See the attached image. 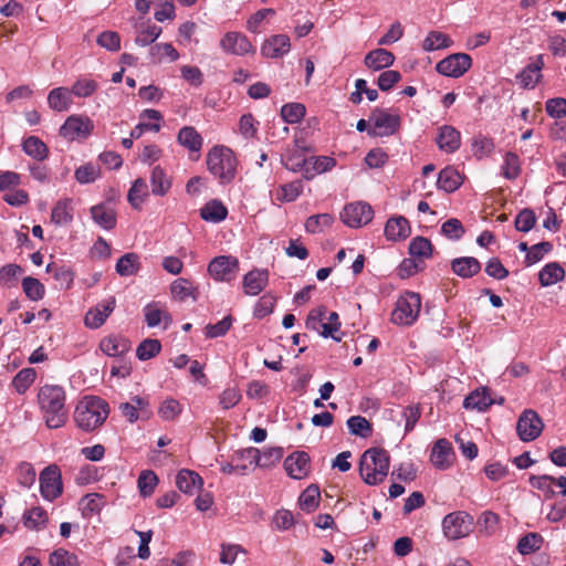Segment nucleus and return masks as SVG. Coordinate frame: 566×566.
Here are the masks:
<instances>
[{
	"instance_id": "f257e3e1",
	"label": "nucleus",
	"mask_w": 566,
	"mask_h": 566,
	"mask_svg": "<svg viewBox=\"0 0 566 566\" xmlns=\"http://www.w3.org/2000/svg\"><path fill=\"white\" fill-rule=\"evenodd\" d=\"M111 412L106 400L97 396H84L75 406L73 420L83 432H94L107 420Z\"/></svg>"
},
{
	"instance_id": "f03ea898",
	"label": "nucleus",
	"mask_w": 566,
	"mask_h": 566,
	"mask_svg": "<svg viewBox=\"0 0 566 566\" xmlns=\"http://www.w3.org/2000/svg\"><path fill=\"white\" fill-rule=\"evenodd\" d=\"M40 410L50 429L62 428L67 421L65 391L57 385H44L38 394Z\"/></svg>"
},
{
	"instance_id": "7ed1b4c3",
	"label": "nucleus",
	"mask_w": 566,
	"mask_h": 566,
	"mask_svg": "<svg viewBox=\"0 0 566 566\" xmlns=\"http://www.w3.org/2000/svg\"><path fill=\"white\" fill-rule=\"evenodd\" d=\"M390 458L382 448H370L366 450L359 461V473L368 485L380 484L388 475Z\"/></svg>"
},
{
	"instance_id": "20e7f679",
	"label": "nucleus",
	"mask_w": 566,
	"mask_h": 566,
	"mask_svg": "<svg viewBox=\"0 0 566 566\" xmlns=\"http://www.w3.org/2000/svg\"><path fill=\"white\" fill-rule=\"evenodd\" d=\"M207 168L222 185L235 177L237 160L233 151L222 145L213 146L207 154Z\"/></svg>"
},
{
	"instance_id": "39448f33",
	"label": "nucleus",
	"mask_w": 566,
	"mask_h": 566,
	"mask_svg": "<svg viewBox=\"0 0 566 566\" xmlns=\"http://www.w3.org/2000/svg\"><path fill=\"white\" fill-rule=\"evenodd\" d=\"M441 528L449 541L461 539L473 532L474 518L465 511H454L442 518Z\"/></svg>"
},
{
	"instance_id": "423d86ee",
	"label": "nucleus",
	"mask_w": 566,
	"mask_h": 566,
	"mask_svg": "<svg viewBox=\"0 0 566 566\" xmlns=\"http://www.w3.org/2000/svg\"><path fill=\"white\" fill-rule=\"evenodd\" d=\"M369 122L373 127L368 129L370 137H385L395 135L401 125V118L398 114H390L387 109L375 107L370 115Z\"/></svg>"
},
{
	"instance_id": "0eeeda50",
	"label": "nucleus",
	"mask_w": 566,
	"mask_h": 566,
	"mask_svg": "<svg viewBox=\"0 0 566 566\" xmlns=\"http://www.w3.org/2000/svg\"><path fill=\"white\" fill-rule=\"evenodd\" d=\"M420 308V295L415 292H407L398 298L391 313V321L398 325H411L417 319Z\"/></svg>"
},
{
	"instance_id": "6e6552de",
	"label": "nucleus",
	"mask_w": 566,
	"mask_h": 566,
	"mask_svg": "<svg viewBox=\"0 0 566 566\" xmlns=\"http://www.w3.org/2000/svg\"><path fill=\"white\" fill-rule=\"evenodd\" d=\"M472 66V57L467 53H452L439 61L436 71L448 77L458 78Z\"/></svg>"
},
{
	"instance_id": "1a4fd4ad",
	"label": "nucleus",
	"mask_w": 566,
	"mask_h": 566,
	"mask_svg": "<svg viewBox=\"0 0 566 566\" xmlns=\"http://www.w3.org/2000/svg\"><path fill=\"white\" fill-rule=\"evenodd\" d=\"M62 491L63 483L59 467L55 464L46 467L40 473L41 495L48 501H54L62 494Z\"/></svg>"
},
{
	"instance_id": "9d476101",
	"label": "nucleus",
	"mask_w": 566,
	"mask_h": 566,
	"mask_svg": "<svg viewBox=\"0 0 566 566\" xmlns=\"http://www.w3.org/2000/svg\"><path fill=\"white\" fill-rule=\"evenodd\" d=\"M209 274L221 282L232 281L239 272V260L232 255H219L208 264Z\"/></svg>"
},
{
	"instance_id": "9b49d317",
	"label": "nucleus",
	"mask_w": 566,
	"mask_h": 566,
	"mask_svg": "<svg viewBox=\"0 0 566 566\" xmlns=\"http://www.w3.org/2000/svg\"><path fill=\"white\" fill-rule=\"evenodd\" d=\"M342 221L350 228H360L369 223L374 218V210L366 202L346 205L340 213Z\"/></svg>"
},
{
	"instance_id": "f8f14e48",
	"label": "nucleus",
	"mask_w": 566,
	"mask_h": 566,
	"mask_svg": "<svg viewBox=\"0 0 566 566\" xmlns=\"http://www.w3.org/2000/svg\"><path fill=\"white\" fill-rule=\"evenodd\" d=\"M544 423L541 417L532 409L524 410L516 423V431L524 442L535 440L543 431Z\"/></svg>"
},
{
	"instance_id": "ddd939ff",
	"label": "nucleus",
	"mask_w": 566,
	"mask_h": 566,
	"mask_svg": "<svg viewBox=\"0 0 566 566\" xmlns=\"http://www.w3.org/2000/svg\"><path fill=\"white\" fill-rule=\"evenodd\" d=\"M94 129L93 120L87 116L71 115L66 118L60 128V135L64 138L74 140L76 138H87Z\"/></svg>"
},
{
	"instance_id": "4468645a",
	"label": "nucleus",
	"mask_w": 566,
	"mask_h": 566,
	"mask_svg": "<svg viewBox=\"0 0 566 566\" xmlns=\"http://www.w3.org/2000/svg\"><path fill=\"white\" fill-rule=\"evenodd\" d=\"M220 48L226 53L238 56L255 52V49L248 36L237 31L227 32L220 40Z\"/></svg>"
},
{
	"instance_id": "2eb2a0df",
	"label": "nucleus",
	"mask_w": 566,
	"mask_h": 566,
	"mask_svg": "<svg viewBox=\"0 0 566 566\" xmlns=\"http://www.w3.org/2000/svg\"><path fill=\"white\" fill-rule=\"evenodd\" d=\"M284 469L292 479H304L310 473V457L303 451L294 452L284 460Z\"/></svg>"
},
{
	"instance_id": "dca6fc26",
	"label": "nucleus",
	"mask_w": 566,
	"mask_h": 566,
	"mask_svg": "<svg viewBox=\"0 0 566 566\" xmlns=\"http://www.w3.org/2000/svg\"><path fill=\"white\" fill-rule=\"evenodd\" d=\"M454 459V452L451 443L447 439H439L430 454L432 465L438 470H447L451 467Z\"/></svg>"
},
{
	"instance_id": "f3484780",
	"label": "nucleus",
	"mask_w": 566,
	"mask_h": 566,
	"mask_svg": "<svg viewBox=\"0 0 566 566\" xmlns=\"http://www.w3.org/2000/svg\"><path fill=\"white\" fill-rule=\"evenodd\" d=\"M290 49V38L286 34H275L263 42L261 54L268 59H277L285 55Z\"/></svg>"
},
{
	"instance_id": "a211bd4d",
	"label": "nucleus",
	"mask_w": 566,
	"mask_h": 566,
	"mask_svg": "<svg viewBox=\"0 0 566 566\" xmlns=\"http://www.w3.org/2000/svg\"><path fill=\"white\" fill-rule=\"evenodd\" d=\"M436 143L440 150L447 154H453L461 146V134L455 127L451 125H443L439 128Z\"/></svg>"
},
{
	"instance_id": "6ab92c4d",
	"label": "nucleus",
	"mask_w": 566,
	"mask_h": 566,
	"mask_svg": "<svg viewBox=\"0 0 566 566\" xmlns=\"http://www.w3.org/2000/svg\"><path fill=\"white\" fill-rule=\"evenodd\" d=\"M384 232L388 241L396 242L407 239L411 233V227L407 218L395 216L387 220Z\"/></svg>"
},
{
	"instance_id": "aec40b11",
	"label": "nucleus",
	"mask_w": 566,
	"mask_h": 566,
	"mask_svg": "<svg viewBox=\"0 0 566 566\" xmlns=\"http://www.w3.org/2000/svg\"><path fill=\"white\" fill-rule=\"evenodd\" d=\"M269 283V271L266 269H254L243 276L242 286L247 295L260 294Z\"/></svg>"
},
{
	"instance_id": "412c9836",
	"label": "nucleus",
	"mask_w": 566,
	"mask_h": 566,
	"mask_svg": "<svg viewBox=\"0 0 566 566\" xmlns=\"http://www.w3.org/2000/svg\"><path fill=\"white\" fill-rule=\"evenodd\" d=\"M544 65V56L542 54L536 55L534 61L527 64L517 75L521 85L524 88H534L542 77L541 71Z\"/></svg>"
},
{
	"instance_id": "4be33fe9",
	"label": "nucleus",
	"mask_w": 566,
	"mask_h": 566,
	"mask_svg": "<svg viewBox=\"0 0 566 566\" xmlns=\"http://www.w3.org/2000/svg\"><path fill=\"white\" fill-rule=\"evenodd\" d=\"M496 402V398H492L490 391L485 387L473 390L463 401L465 409L476 410L479 412L486 411Z\"/></svg>"
},
{
	"instance_id": "5701e85b",
	"label": "nucleus",
	"mask_w": 566,
	"mask_h": 566,
	"mask_svg": "<svg viewBox=\"0 0 566 566\" xmlns=\"http://www.w3.org/2000/svg\"><path fill=\"white\" fill-rule=\"evenodd\" d=\"M452 272L461 279H471L476 275L482 265L474 256H460L455 258L450 263Z\"/></svg>"
},
{
	"instance_id": "b1692460",
	"label": "nucleus",
	"mask_w": 566,
	"mask_h": 566,
	"mask_svg": "<svg viewBox=\"0 0 566 566\" xmlns=\"http://www.w3.org/2000/svg\"><path fill=\"white\" fill-rule=\"evenodd\" d=\"M93 221L104 230H113L116 227V212L106 202H101L90 209Z\"/></svg>"
},
{
	"instance_id": "393cba45",
	"label": "nucleus",
	"mask_w": 566,
	"mask_h": 566,
	"mask_svg": "<svg viewBox=\"0 0 566 566\" xmlns=\"http://www.w3.org/2000/svg\"><path fill=\"white\" fill-rule=\"evenodd\" d=\"M365 65L373 71L390 67L395 62V55L386 49H375L365 56Z\"/></svg>"
},
{
	"instance_id": "a878e982",
	"label": "nucleus",
	"mask_w": 566,
	"mask_h": 566,
	"mask_svg": "<svg viewBox=\"0 0 566 566\" xmlns=\"http://www.w3.org/2000/svg\"><path fill=\"white\" fill-rule=\"evenodd\" d=\"M176 484L181 492L193 494L202 488L203 481L195 471L182 469L177 474Z\"/></svg>"
},
{
	"instance_id": "bb28decb",
	"label": "nucleus",
	"mask_w": 566,
	"mask_h": 566,
	"mask_svg": "<svg viewBox=\"0 0 566 566\" xmlns=\"http://www.w3.org/2000/svg\"><path fill=\"white\" fill-rule=\"evenodd\" d=\"M177 142L191 153H200L203 138L192 126H184L179 129Z\"/></svg>"
},
{
	"instance_id": "cd10ccee",
	"label": "nucleus",
	"mask_w": 566,
	"mask_h": 566,
	"mask_svg": "<svg viewBox=\"0 0 566 566\" xmlns=\"http://www.w3.org/2000/svg\"><path fill=\"white\" fill-rule=\"evenodd\" d=\"M463 182L462 176L453 167H446L440 170L437 180V187L448 193L458 190Z\"/></svg>"
},
{
	"instance_id": "c85d7f7f",
	"label": "nucleus",
	"mask_w": 566,
	"mask_h": 566,
	"mask_svg": "<svg viewBox=\"0 0 566 566\" xmlns=\"http://www.w3.org/2000/svg\"><path fill=\"white\" fill-rule=\"evenodd\" d=\"M103 354H127L132 349V343L122 335H109L99 343Z\"/></svg>"
},
{
	"instance_id": "c756f323",
	"label": "nucleus",
	"mask_w": 566,
	"mask_h": 566,
	"mask_svg": "<svg viewBox=\"0 0 566 566\" xmlns=\"http://www.w3.org/2000/svg\"><path fill=\"white\" fill-rule=\"evenodd\" d=\"M70 88L61 86L50 91L48 95L49 107L55 112H65L70 108L72 101Z\"/></svg>"
},
{
	"instance_id": "7c9ffc66",
	"label": "nucleus",
	"mask_w": 566,
	"mask_h": 566,
	"mask_svg": "<svg viewBox=\"0 0 566 566\" xmlns=\"http://www.w3.org/2000/svg\"><path fill=\"white\" fill-rule=\"evenodd\" d=\"M145 322L149 327H156L161 322L164 323V329L172 323L171 315L161 308L157 303H149L144 307Z\"/></svg>"
},
{
	"instance_id": "2f4dec72",
	"label": "nucleus",
	"mask_w": 566,
	"mask_h": 566,
	"mask_svg": "<svg viewBox=\"0 0 566 566\" xmlns=\"http://www.w3.org/2000/svg\"><path fill=\"white\" fill-rule=\"evenodd\" d=\"M73 200L64 198L59 200L51 212V221L56 226H65L73 220Z\"/></svg>"
},
{
	"instance_id": "473e14b6",
	"label": "nucleus",
	"mask_w": 566,
	"mask_h": 566,
	"mask_svg": "<svg viewBox=\"0 0 566 566\" xmlns=\"http://www.w3.org/2000/svg\"><path fill=\"white\" fill-rule=\"evenodd\" d=\"M150 186L153 195L164 197L169 192L172 181L160 166H155L150 175Z\"/></svg>"
},
{
	"instance_id": "72a5a7b5",
	"label": "nucleus",
	"mask_w": 566,
	"mask_h": 566,
	"mask_svg": "<svg viewBox=\"0 0 566 566\" xmlns=\"http://www.w3.org/2000/svg\"><path fill=\"white\" fill-rule=\"evenodd\" d=\"M228 216V209L227 207L217 199H212L208 201L201 209H200V217L205 221L209 222H221L223 221Z\"/></svg>"
},
{
	"instance_id": "f704fd0d",
	"label": "nucleus",
	"mask_w": 566,
	"mask_h": 566,
	"mask_svg": "<svg viewBox=\"0 0 566 566\" xmlns=\"http://www.w3.org/2000/svg\"><path fill=\"white\" fill-rule=\"evenodd\" d=\"M565 277V270L558 262L547 263L538 273L542 286H551Z\"/></svg>"
},
{
	"instance_id": "c9c22d12",
	"label": "nucleus",
	"mask_w": 566,
	"mask_h": 566,
	"mask_svg": "<svg viewBox=\"0 0 566 566\" xmlns=\"http://www.w3.org/2000/svg\"><path fill=\"white\" fill-rule=\"evenodd\" d=\"M23 151L31 158L43 161L49 156L48 146L36 136H29L22 143Z\"/></svg>"
},
{
	"instance_id": "e433bc0d",
	"label": "nucleus",
	"mask_w": 566,
	"mask_h": 566,
	"mask_svg": "<svg viewBox=\"0 0 566 566\" xmlns=\"http://www.w3.org/2000/svg\"><path fill=\"white\" fill-rule=\"evenodd\" d=\"M140 269L139 255L134 252L125 253L115 265V270L120 276H130L137 274Z\"/></svg>"
},
{
	"instance_id": "4c0bfd02",
	"label": "nucleus",
	"mask_w": 566,
	"mask_h": 566,
	"mask_svg": "<svg viewBox=\"0 0 566 566\" xmlns=\"http://www.w3.org/2000/svg\"><path fill=\"white\" fill-rule=\"evenodd\" d=\"M148 196L149 192L146 180L137 178L128 190L127 200L134 209L139 210Z\"/></svg>"
},
{
	"instance_id": "58836bf2",
	"label": "nucleus",
	"mask_w": 566,
	"mask_h": 566,
	"mask_svg": "<svg viewBox=\"0 0 566 566\" xmlns=\"http://www.w3.org/2000/svg\"><path fill=\"white\" fill-rule=\"evenodd\" d=\"M105 505V496L99 493L86 494L81 500L82 514L84 517L98 514Z\"/></svg>"
},
{
	"instance_id": "ea45409f",
	"label": "nucleus",
	"mask_w": 566,
	"mask_h": 566,
	"mask_svg": "<svg viewBox=\"0 0 566 566\" xmlns=\"http://www.w3.org/2000/svg\"><path fill=\"white\" fill-rule=\"evenodd\" d=\"M453 44L450 36L440 31H430L422 42V49L426 52L434 50L448 49Z\"/></svg>"
},
{
	"instance_id": "a19ab883",
	"label": "nucleus",
	"mask_w": 566,
	"mask_h": 566,
	"mask_svg": "<svg viewBox=\"0 0 566 566\" xmlns=\"http://www.w3.org/2000/svg\"><path fill=\"white\" fill-rule=\"evenodd\" d=\"M98 88L99 85L95 80L88 76H82L74 82L70 90L72 95L80 98H86L94 95Z\"/></svg>"
},
{
	"instance_id": "79ce46f5",
	"label": "nucleus",
	"mask_w": 566,
	"mask_h": 566,
	"mask_svg": "<svg viewBox=\"0 0 566 566\" xmlns=\"http://www.w3.org/2000/svg\"><path fill=\"white\" fill-rule=\"evenodd\" d=\"M46 522V512L40 506H34L23 514V524L27 528L41 530L45 526Z\"/></svg>"
},
{
	"instance_id": "37998d69",
	"label": "nucleus",
	"mask_w": 566,
	"mask_h": 566,
	"mask_svg": "<svg viewBox=\"0 0 566 566\" xmlns=\"http://www.w3.org/2000/svg\"><path fill=\"white\" fill-rule=\"evenodd\" d=\"M334 220V217L329 213L313 214L306 219L305 230L312 234L321 233L324 229L331 227Z\"/></svg>"
},
{
	"instance_id": "c03bdc74",
	"label": "nucleus",
	"mask_w": 566,
	"mask_h": 566,
	"mask_svg": "<svg viewBox=\"0 0 566 566\" xmlns=\"http://www.w3.org/2000/svg\"><path fill=\"white\" fill-rule=\"evenodd\" d=\"M319 503V489L317 485L307 486L298 497L300 507L306 512H313Z\"/></svg>"
},
{
	"instance_id": "a18cd8bd",
	"label": "nucleus",
	"mask_w": 566,
	"mask_h": 566,
	"mask_svg": "<svg viewBox=\"0 0 566 566\" xmlns=\"http://www.w3.org/2000/svg\"><path fill=\"white\" fill-rule=\"evenodd\" d=\"M433 247L429 239L418 235L409 243V254L413 258H430Z\"/></svg>"
},
{
	"instance_id": "49530a36",
	"label": "nucleus",
	"mask_w": 566,
	"mask_h": 566,
	"mask_svg": "<svg viewBox=\"0 0 566 566\" xmlns=\"http://www.w3.org/2000/svg\"><path fill=\"white\" fill-rule=\"evenodd\" d=\"M22 289L25 296L31 301H40L45 294L44 285L38 279L32 276H25L22 280Z\"/></svg>"
},
{
	"instance_id": "de8ad7c7",
	"label": "nucleus",
	"mask_w": 566,
	"mask_h": 566,
	"mask_svg": "<svg viewBox=\"0 0 566 566\" xmlns=\"http://www.w3.org/2000/svg\"><path fill=\"white\" fill-rule=\"evenodd\" d=\"M306 108L301 103H289L282 106L281 116L285 123L296 124L303 119Z\"/></svg>"
},
{
	"instance_id": "09e8293b",
	"label": "nucleus",
	"mask_w": 566,
	"mask_h": 566,
	"mask_svg": "<svg viewBox=\"0 0 566 566\" xmlns=\"http://www.w3.org/2000/svg\"><path fill=\"white\" fill-rule=\"evenodd\" d=\"M170 291L174 297L178 298L179 301H185L189 296L196 298L195 293L197 292V289L189 280L179 277L172 282Z\"/></svg>"
},
{
	"instance_id": "8fccbe9b",
	"label": "nucleus",
	"mask_w": 566,
	"mask_h": 566,
	"mask_svg": "<svg viewBox=\"0 0 566 566\" xmlns=\"http://www.w3.org/2000/svg\"><path fill=\"white\" fill-rule=\"evenodd\" d=\"M521 174V164L518 156L513 151H507L504 156L502 175L509 179H516Z\"/></svg>"
},
{
	"instance_id": "3c124183",
	"label": "nucleus",
	"mask_w": 566,
	"mask_h": 566,
	"mask_svg": "<svg viewBox=\"0 0 566 566\" xmlns=\"http://www.w3.org/2000/svg\"><path fill=\"white\" fill-rule=\"evenodd\" d=\"M543 541L544 539L539 534L528 533L520 538L517 543V551L522 555H528L533 552L538 551L542 546Z\"/></svg>"
},
{
	"instance_id": "603ef678",
	"label": "nucleus",
	"mask_w": 566,
	"mask_h": 566,
	"mask_svg": "<svg viewBox=\"0 0 566 566\" xmlns=\"http://www.w3.org/2000/svg\"><path fill=\"white\" fill-rule=\"evenodd\" d=\"M36 373L33 368L21 369L13 378L12 386L19 394H24L35 380Z\"/></svg>"
},
{
	"instance_id": "864d4df0",
	"label": "nucleus",
	"mask_w": 566,
	"mask_h": 566,
	"mask_svg": "<svg viewBox=\"0 0 566 566\" xmlns=\"http://www.w3.org/2000/svg\"><path fill=\"white\" fill-rule=\"evenodd\" d=\"M494 147L493 139L481 134L472 140L473 155L479 159L489 156L494 150Z\"/></svg>"
},
{
	"instance_id": "5fc2aeb1",
	"label": "nucleus",
	"mask_w": 566,
	"mask_h": 566,
	"mask_svg": "<svg viewBox=\"0 0 566 566\" xmlns=\"http://www.w3.org/2000/svg\"><path fill=\"white\" fill-rule=\"evenodd\" d=\"M441 233L449 240L458 241L465 233V229L459 219L451 218L442 223Z\"/></svg>"
},
{
	"instance_id": "6e6d98bb",
	"label": "nucleus",
	"mask_w": 566,
	"mask_h": 566,
	"mask_svg": "<svg viewBox=\"0 0 566 566\" xmlns=\"http://www.w3.org/2000/svg\"><path fill=\"white\" fill-rule=\"evenodd\" d=\"M99 176V167L91 163L80 166L74 172L76 181L82 185L94 182Z\"/></svg>"
},
{
	"instance_id": "4d7b16f0",
	"label": "nucleus",
	"mask_w": 566,
	"mask_h": 566,
	"mask_svg": "<svg viewBox=\"0 0 566 566\" xmlns=\"http://www.w3.org/2000/svg\"><path fill=\"white\" fill-rule=\"evenodd\" d=\"M553 250V244L548 241H543L531 247L528 253L525 255L524 263L530 266L539 262L545 254Z\"/></svg>"
},
{
	"instance_id": "13d9d810",
	"label": "nucleus",
	"mask_w": 566,
	"mask_h": 566,
	"mask_svg": "<svg viewBox=\"0 0 566 566\" xmlns=\"http://www.w3.org/2000/svg\"><path fill=\"white\" fill-rule=\"evenodd\" d=\"M536 223L535 212L531 208L521 210L514 221L515 229L520 232L531 231Z\"/></svg>"
},
{
	"instance_id": "bf43d9fd",
	"label": "nucleus",
	"mask_w": 566,
	"mask_h": 566,
	"mask_svg": "<svg viewBox=\"0 0 566 566\" xmlns=\"http://www.w3.org/2000/svg\"><path fill=\"white\" fill-rule=\"evenodd\" d=\"M347 427L352 434L359 436L363 438H366L371 433V426L369 421L361 416L350 417L347 420Z\"/></svg>"
},
{
	"instance_id": "052dcab7",
	"label": "nucleus",
	"mask_w": 566,
	"mask_h": 566,
	"mask_svg": "<svg viewBox=\"0 0 566 566\" xmlns=\"http://www.w3.org/2000/svg\"><path fill=\"white\" fill-rule=\"evenodd\" d=\"M49 563L51 566H78L76 555L63 548L55 549L50 555Z\"/></svg>"
},
{
	"instance_id": "680f3d73",
	"label": "nucleus",
	"mask_w": 566,
	"mask_h": 566,
	"mask_svg": "<svg viewBox=\"0 0 566 566\" xmlns=\"http://www.w3.org/2000/svg\"><path fill=\"white\" fill-rule=\"evenodd\" d=\"M158 484V478L153 471H143L138 478V489L144 497L151 495Z\"/></svg>"
},
{
	"instance_id": "e2e57ef3",
	"label": "nucleus",
	"mask_w": 566,
	"mask_h": 566,
	"mask_svg": "<svg viewBox=\"0 0 566 566\" xmlns=\"http://www.w3.org/2000/svg\"><path fill=\"white\" fill-rule=\"evenodd\" d=\"M276 303V297L272 294L268 293L262 295L256 304L254 305L253 315L256 318H263L268 315H270L273 310L274 305Z\"/></svg>"
},
{
	"instance_id": "0e129e2a",
	"label": "nucleus",
	"mask_w": 566,
	"mask_h": 566,
	"mask_svg": "<svg viewBox=\"0 0 566 566\" xmlns=\"http://www.w3.org/2000/svg\"><path fill=\"white\" fill-rule=\"evenodd\" d=\"M96 42L111 52H117L120 49V36L115 31H103L98 34Z\"/></svg>"
},
{
	"instance_id": "69168bd1",
	"label": "nucleus",
	"mask_w": 566,
	"mask_h": 566,
	"mask_svg": "<svg viewBox=\"0 0 566 566\" xmlns=\"http://www.w3.org/2000/svg\"><path fill=\"white\" fill-rule=\"evenodd\" d=\"M233 318L231 315L224 316L216 324H209L205 328V334L208 338H216L227 334L232 325Z\"/></svg>"
},
{
	"instance_id": "338daca9",
	"label": "nucleus",
	"mask_w": 566,
	"mask_h": 566,
	"mask_svg": "<svg viewBox=\"0 0 566 566\" xmlns=\"http://www.w3.org/2000/svg\"><path fill=\"white\" fill-rule=\"evenodd\" d=\"M161 31L163 29L156 24L148 25L146 29L138 32L135 38V43L139 46H147L159 38Z\"/></svg>"
},
{
	"instance_id": "774afa93",
	"label": "nucleus",
	"mask_w": 566,
	"mask_h": 566,
	"mask_svg": "<svg viewBox=\"0 0 566 566\" xmlns=\"http://www.w3.org/2000/svg\"><path fill=\"white\" fill-rule=\"evenodd\" d=\"M545 111L552 118L558 119L566 117V98L554 97L547 99L545 103Z\"/></svg>"
}]
</instances>
